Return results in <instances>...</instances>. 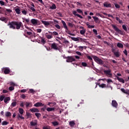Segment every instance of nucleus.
Listing matches in <instances>:
<instances>
[{"mask_svg":"<svg viewBox=\"0 0 129 129\" xmlns=\"http://www.w3.org/2000/svg\"><path fill=\"white\" fill-rule=\"evenodd\" d=\"M7 26H9L10 29H13V30H24V24L22 22L18 21H12L9 22Z\"/></svg>","mask_w":129,"mask_h":129,"instance_id":"obj_1","label":"nucleus"},{"mask_svg":"<svg viewBox=\"0 0 129 129\" xmlns=\"http://www.w3.org/2000/svg\"><path fill=\"white\" fill-rule=\"evenodd\" d=\"M77 13L83 15V12L82 10L81 9H77V11H73V14L76 17H78V18H80V19H83V17L81 15L77 14Z\"/></svg>","mask_w":129,"mask_h":129,"instance_id":"obj_2","label":"nucleus"},{"mask_svg":"<svg viewBox=\"0 0 129 129\" xmlns=\"http://www.w3.org/2000/svg\"><path fill=\"white\" fill-rule=\"evenodd\" d=\"M92 58L94 59V61H96L97 64H99V65H103L104 64V62L102 59L99 58V57L95 56V55H93Z\"/></svg>","mask_w":129,"mask_h":129,"instance_id":"obj_3","label":"nucleus"},{"mask_svg":"<svg viewBox=\"0 0 129 129\" xmlns=\"http://www.w3.org/2000/svg\"><path fill=\"white\" fill-rule=\"evenodd\" d=\"M112 27L113 29L114 30L116 33H118V34H120V35H124V33H123V31H122L121 30L119 29L116 25H112Z\"/></svg>","mask_w":129,"mask_h":129,"instance_id":"obj_4","label":"nucleus"},{"mask_svg":"<svg viewBox=\"0 0 129 129\" xmlns=\"http://www.w3.org/2000/svg\"><path fill=\"white\" fill-rule=\"evenodd\" d=\"M30 23L32 26H39V25H41V22L40 21L35 19H32L30 21Z\"/></svg>","mask_w":129,"mask_h":129,"instance_id":"obj_5","label":"nucleus"},{"mask_svg":"<svg viewBox=\"0 0 129 129\" xmlns=\"http://www.w3.org/2000/svg\"><path fill=\"white\" fill-rule=\"evenodd\" d=\"M58 44L55 42L51 44L50 46L51 49H53V50H59V47L57 46Z\"/></svg>","mask_w":129,"mask_h":129,"instance_id":"obj_6","label":"nucleus"},{"mask_svg":"<svg viewBox=\"0 0 129 129\" xmlns=\"http://www.w3.org/2000/svg\"><path fill=\"white\" fill-rule=\"evenodd\" d=\"M23 22L25 23L26 22L29 26H32V23L30 22V19L29 18H22Z\"/></svg>","mask_w":129,"mask_h":129,"instance_id":"obj_7","label":"nucleus"},{"mask_svg":"<svg viewBox=\"0 0 129 129\" xmlns=\"http://www.w3.org/2000/svg\"><path fill=\"white\" fill-rule=\"evenodd\" d=\"M112 106L113 107H114L115 108H117V107L118 106V104H117V102L115 100H113L112 101L111 103Z\"/></svg>","mask_w":129,"mask_h":129,"instance_id":"obj_8","label":"nucleus"},{"mask_svg":"<svg viewBox=\"0 0 129 129\" xmlns=\"http://www.w3.org/2000/svg\"><path fill=\"white\" fill-rule=\"evenodd\" d=\"M30 125L31 126H36V125H38V120H37V119H35L33 121H31L30 122Z\"/></svg>","mask_w":129,"mask_h":129,"instance_id":"obj_9","label":"nucleus"},{"mask_svg":"<svg viewBox=\"0 0 129 129\" xmlns=\"http://www.w3.org/2000/svg\"><path fill=\"white\" fill-rule=\"evenodd\" d=\"M112 52L114 53V55L115 56V57H117V58L120 56V52H119L118 51H114V49H112Z\"/></svg>","mask_w":129,"mask_h":129,"instance_id":"obj_10","label":"nucleus"},{"mask_svg":"<svg viewBox=\"0 0 129 129\" xmlns=\"http://www.w3.org/2000/svg\"><path fill=\"white\" fill-rule=\"evenodd\" d=\"M41 23L43 24V25H44L46 28H48V27H49V25H50V22H49L48 21L41 20Z\"/></svg>","mask_w":129,"mask_h":129,"instance_id":"obj_11","label":"nucleus"},{"mask_svg":"<svg viewBox=\"0 0 129 129\" xmlns=\"http://www.w3.org/2000/svg\"><path fill=\"white\" fill-rule=\"evenodd\" d=\"M49 33L50 34H48V33H46L45 34V37L47 38V39H52V38H53V35H52V32H49Z\"/></svg>","mask_w":129,"mask_h":129,"instance_id":"obj_12","label":"nucleus"},{"mask_svg":"<svg viewBox=\"0 0 129 129\" xmlns=\"http://www.w3.org/2000/svg\"><path fill=\"white\" fill-rule=\"evenodd\" d=\"M73 61H75V58L72 56H69L67 59V62H73Z\"/></svg>","mask_w":129,"mask_h":129,"instance_id":"obj_13","label":"nucleus"},{"mask_svg":"<svg viewBox=\"0 0 129 129\" xmlns=\"http://www.w3.org/2000/svg\"><path fill=\"white\" fill-rule=\"evenodd\" d=\"M31 112H39V110L38 108L33 107L29 110Z\"/></svg>","mask_w":129,"mask_h":129,"instance_id":"obj_14","label":"nucleus"},{"mask_svg":"<svg viewBox=\"0 0 129 129\" xmlns=\"http://www.w3.org/2000/svg\"><path fill=\"white\" fill-rule=\"evenodd\" d=\"M111 71L110 70H105L104 71V73L106 75H109L110 76H112V74L111 73Z\"/></svg>","mask_w":129,"mask_h":129,"instance_id":"obj_15","label":"nucleus"},{"mask_svg":"<svg viewBox=\"0 0 129 129\" xmlns=\"http://www.w3.org/2000/svg\"><path fill=\"white\" fill-rule=\"evenodd\" d=\"M35 107H40V106H44V104L41 102H37L34 105Z\"/></svg>","mask_w":129,"mask_h":129,"instance_id":"obj_16","label":"nucleus"},{"mask_svg":"<svg viewBox=\"0 0 129 129\" xmlns=\"http://www.w3.org/2000/svg\"><path fill=\"white\" fill-rule=\"evenodd\" d=\"M103 6L105 8H111V4L107 2H105Z\"/></svg>","mask_w":129,"mask_h":129,"instance_id":"obj_17","label":"nucleus"},{"mask_svg":"<svg viewBox=\"0 0 129 129\" xmlns=\"http://www.w3.org/2000/svg\"><path fill=\"white\" fill-rule=\"evenodd\" d=\"M5 74H9L10 72H11V70H10V68H6L4 69V71Z\"/></svg>","mask_w":129,"mask_h":129,"instance_id":"obj_18","label":"nucleus"},{"mask_svg":"<svg viewBox=\"0 0 129 129\" xmlns=\"http://www.w3.org/2000/svg\"><path fill=\"white\" fill-rule=\"evenodd\" d=\"M0 21H2V22H4V23H5L6 24H7V23H8V19L5 17L0 18Z\"/></svg>","mask_w":129,"mask_h":129,"instance_id":"obj_19","label":"nucleus"},{"mask_svg":"<svg viewBox=\"0 0 129 129\" xmlns=\"http://www.w3.org/2000/svg\"><path fill=\"white\" fill-rule=\"evenodd\" d=\"M71 39L73 41H75V42H78V41H79V39H80V40H82V38L80 37H72Z\"/></svg>","mask_w":129,"mask_h":129,"instance_id":"obj_20","label":"nucleus"},{"mask_svg":"<svg viewBox=\"0 0 129 129\" xmlns=\"http://www.w3.org/2000/svg\"><path fill=\"white\" fill-rule=\"evenodd\" d=\"M25 105H26V107H32V103H29L28 102H25Z\"/></svg>","mask_w":129,"mask_h":129,"instance_id":"obj_21","label":"nucleus"},{"mask_svg":"<svg viewBox=\"0 0 129 129\" xmlns=\"http://www.w3.org/2000/svg\"><path fill=\"white\" fill-rule=\"evenodd\" d=\"M117 80H118V81L119 82H121L122 83H124V80H123L122 78H120L119 77H118V76H116Z\"/></svg>","mask_w":129,"mask_h":129,"instance_id":"obj_22","label":"nucleus"},{"mask_svg":"<svg viewBox=\"0 0 129 129\" xmlns=\"http://www.w3.org/2000/svg\"><path fill=\"white\" fill-rule=\"evenodd\" d=\"M10 100H11V98H10V97H6L4 98L5 103H7L8 101H10Z\"/></svg>","mask_w":129,"mask_h":129,"instance_id":"obj_23","label":"nucleus"},{"mask_svg":"<svg viewBox=\"0 0 129 129\" xmlns=\"http://www.w3.org/2000/svg\"><path fill=\"white\" fill-rule=\"evenodd\" d=\"M128 91H129V90H125L123 88L121 89V91H122V92H123V93H125V94H128Z\"/></svg>","mask_w":129,"mask_h":129,"instance_id":"obj_24","label":"nucleus"},{"mask_svg":"<svg viewBox=\"0 0 129 129\" xmlns=\"http://www.w3.org/2000/svg\"><path fill=\"white\" fill-rule=\"evenodd\" d=\"M12 115V113L10 111H7L5 112V116L6 117H9V116H11Z\"/></svg>","mask_w":129,"mask_h":129,"instance_id":"obj_25","label":"nucleus"},{"mask_svg":"<svg viewBox=\"0 0 129 129\" xmlns=\"http://www.w3.org/2000/svg\"><path fill=\"white\" fill-rule=\"evenodd\" d=\"M61 23L63 26V28L66 29V30H68V28L67 27V25H66V23L63 20H61Z\"/></svg>","mask_w":129,"mask_h":129,"instance_id":"obj_26","label":"nucleus"},{"mask_svg":"<svg viewBox=\"0 0 129 129\" xmlns=\"http://www.w3.org/2000/svg\"><path fill=\"white\" fill-rule=\"evenodd\" d=\"M69 125H70V126L73 127V126H74V125H75V122H74V121H70L69 122Z\"/></svg>","mask_w":129,"mask_h":129,"instance_id":"obj_27","label":"nucleus"},{"mask_svg":"<svg viewBox=\"0 0 129 129\" xmlns=\"http://www.w3.org/2000/svg\"><path fill=\"white\" fill-rule=\"evenodd\" d=\"M17 117L18 119H25V117L23 116L22 115L18 114V116H17Z\"/></svg>","mask_w":129,"mask_h":129,"instance_id":"obj_28","label":"nucleus"},{"mask_svg":"<svg viewBox=\"0 0 129 129\" xmlns=\"http://www.w3.org/2000/svg\"><path fill=\"white\" fill-rule=\"evenodd\" d=\"M19 112L20 114L23 115L24 114V109L22 108H19Z\"/></svg>","mask_w":129,"mask_h":129,"instance_id":"obj_29","label":"nucleus"},{"mask_svg":"<svg viewBox=\"0 0 129 129\" xmlns=\"http://www.w3.org/2000/svg\"><path fill=\"white\" fill-rule=\"evenodd\" d=\"M117 47H118V48H123V44H122V43L118 42L117 44Z\"/></svg>","mask_w":129,"mask_h":129,"instance_id":"obj_30","label":"nucleus"},{"mask_svg":"<svg viewBox=\"0 0 129 129\" xmlns=\"http://www.w3.org/2000/svg\"><path fill=\"white\" fill-rule=\"evenodd\" d=\"M28 93H32V94H35V93H36V91L34 90L33 89H31L28 91Z\"/></svg>","mask_w":129,"mask_h":129,"instance_id":"obj_31","label":"nucleus"},{"mask_svg":"<svg viewBox=\"0 0 129 129\" xmlns=\"http://www.w3.org/2000/svg\"><path fill=\"white\" fill-rule=\"evenodd\" d=\"M86 32V30L83 29V30H80V33L81 34V35H85Z\"/></svg>","mask_w":129,"mask_h":129,"instance_id":"obj_32","label":"nucleus"},{"mask_svg":"<svg viewBox=\"0 0 129 129\" xmlns=\"http://www.w3.org/2000/svg\"><path fill=\"white\" fill-rule=\"evenodd\" d=\"M93 19L94 20L95 23H98L99 21V18H98V17L93 16Z\"/></svg>","mask_w":129,"mask_h":129,"instance_id":"obj_33","label":"nucleus"},{"mask_svg":"<svg viewBox=\"0 0 129 129\" xmlns=\"http://www.w3.org/2000/svg\"><path fill=\"white\" fill-rule=\"evenodd\" d=\"M51 123L53 124V125H54V126H56V125H59V122L57 121L52 122Z\"/></svg>","mask_w":129,"mask_h":129,"instance_id":"obj_34","label":"nucleus"},{"mask_svg":"<svg viewBox=\"0 0 129 129\" xmlns=\"http://www.w3.org/2000/svg\"><path fill=\"white\" fill-rule=\"evenodd\" d=\"M46 110L47 111H53L55 110V108L48 107L46 109Z\"/></svg>","mask_w":129,"mask_h":129,"instance_id":"obj_35","label":"nucleus"},{"mask_svg":"<svg viewBox=\"0 0 129 129\" xmlns=\"http://www.w3.org/2000/svg\"><path fill=\"white\" fill-rule=\"evenodd\" d=\"M103 14L104 16H108V18H113V16H112V15L107 14L106 13H103Z\"/></svg>","mask_w":129,"mask_h":129,"instance_id":"obj_36","label":"nucleus"},{"mask_svg":"<svg viewBox=\"0 0 129 129\" xmlns=\"http://www.w3.org/2000/svg\"><path fill=\"white\" fill-rule=\"evenodd\" d=\"M51 10H56V5L54 4H52L51 7H50Z\"/></svg>","mask_w":129,"mask_h":129,"instance_id":"obj_37","label":"nucleus"},{"mask_svg":"<svg viewBox=\"0 0 129 129\" xmlns=\"http://www.w3.org/2000/svg\"><path fill=\"white\" fill-rule=\"evenodd\" d=\"M15 12H16V14H17L18 15H20V14H21V10H20V9H19V8L16 9Z\"/></svg>","mask_w":129,"mask_h":129,"instance_id":"obj_38","label":"nucleus"},{"mask_svg":"<svg viewBox=\"0 0 129 129\" xmlns=\"http://www.w3.org/2000/svg\"><path fill=\"white\" fill-rule=\"evenodd\" d=\"M122 28L123 30H124V31H125V32H127V28H126V26L125 25H123L122 26Z\"/></svg>","mask_w":129,"mask_h":129,"instance_id":"obj_39","label":"nucleus"},{"mask_svg":"<svg viewBox=\"0 0 129 129\" xmlns=\"http://www.w3.org/2000/svg\"><path fill=\"white\" fill-rule=\"evenodd\" d=\"M99 87L101 88H105L106 87V84H101V85H99Z\"/></svg>","mask_w":129,"mask_h":129,"instance_id":"obj_40","label":"nucleus"},{"mask_svg":"<svg viewBox=\"0 0 129 129\" xmlns=\"http://www.w3.org/2000/svg\"><path fill=\"white\" fill-rule=\"evenodd\" d=\"M86 26H87L89 29H93V28H94V25H90L88 23L86 24Z\"/></svg>","mask_w":129,"mask_h":129,"instance_id":"obj_41","label":"nucleus"},{"mask_svg":"<svg viewBox=\"0 0 129 129\" xmlns=\"http://www.w3.org/2000/svg\"><path fill=\"white\" fill-rule=\"evenodd\" d=\"M35 115L37 118H40V117H41V113H35Z\"/></svg>","mask_w":129,"mask_h":129,"instance_id":"obj_42","label":"nucleus"},{"mask_svg":"<svg viewBox=\"0 0 129 129\" xmlns=\"http://www.w3.org/2000/svg\"><path fill=\"white\" fill-rule=\"evenodd\" d=\"M102 80H103V81H104V80H106L107 83H109L110 82H112V80L109 79L107 80H106V79H102Z\"/></svg>","mask_w":129,"mask_h":129,"instance_id":"obj_43","label":"nucleus"},{"mask_svg":"<svg viewBox=\"0 0 129 129\" xmlns=\"http://www.w3.org/2000/svg\"><path fill=\"white\" fill-rule=\"evenodd\" d=\"M11 106L13 107H15V106H17V102H16V101L13 102L11 104Z\"/></svg>","mask_w":129,"mask_h":129,"instance_id":"obj_44","label":"nucleus"},{"mask_svg":"<svg viewBox=\"0 0 129 129\" xmlns=\"http://www.w3.org/2000/svg\"><path fill=\"white\" fill-rule=\"evenodd\" d=\"M28 8H29V9H30V10L32 11V12H36V9H35V8H34V7L29 6V7H28Z\"/></svg>","mask_w":129,"mask_h":129,"instance_id":"obj_45","label":"nucleus"},{"mask_svg":"<svg viewBox=\"0 0 129 129\" xmlns=\"http://www.w3.org/2000/svg\"><path fill=\"white\" fill-rule=\"evenodd\" d=\"M86 57H87V58H88V59L89 60H90V61H92L93 59H92V57H91V56L88 55V54H86Z\"/></svg>","mask_w":129,"mask_h":129,"instance_id":"obj_46","label":"nucleus"},{"mask_svg":"<svg viewBox=\"0 0 129 129\" xmlns=\"http://www.w3.org/2000/svg\"><path fill=\"white\" fill-rule=\"evenodd\" d=\"M27 35H28V36H30V37H32V36H33V33L31 32H26Z\"/></svg>","mask_w":129,"mask_h":129,"instance_id":"obj_47","label":"nucleus"},{"mask_svg":"<svg viewBox=\"0 0 129 129\" xmlns=\"http://www.w3.org/2000/svg\"><path fill=\"white\" fill-rule=\"evenodd\" d=\"M68 25L69 27H71V28H73V27H74V24H72V23H71L70 22H69L68 23Z\"/></svg>","mask_w":129,"mask_h":129,"instance_id":"obj_48","label":"nucleus"},{"mask_svg":"<svg viewBox=\"0 0 129 129\" xmlns=\"http://www.w3.org/2000/svg\"><path fill=\"white\" fill-rule=\"evenodd\" d=\"M52 34L53 36H58L59 35V34H58V33L56 31L53 32L52 33Z\"/></svg>","mask_w":129,"mask_h":129,"instance_id":"obj_49","label":"nucleus"},{"mask_svg":"<svg viewBox=\"0 0 129 129\" xmlns=\"http://www.w3.org/2000/svg\"><path fill=\"white\" fill-rule=\"evenodd\" d=\"M7 124H9V122L6 121H4L2 122L3 125H7Z\"/></svg>","mask_w":129,"mask_h":129,"instance_id":"obj_50","label":"nucleus"},{"mask_svg":"<svg viewBox=\"0 0 129 129\" xmlns=\"http://www.w3.org/2000/svg\"><path fill=\"white\" fill-rule=\"evenodd\" d=\"M15 89V88L13 86H11L9 88V90L10 91H13V90H14Z\"/></svg>","mask_w":129,"mask_h":129,"instance_id":"obj_51","label":"nucleus"},{"mask_svg":"<svg viewBox=\"0 0 129 129\" xmlns=\"http://www.w3.org/2000/svg\"><path fill=\"white\" fill-rule=\"evenodd\" d=\"M55 28H56V29H58V30H60V29H61V27H60V25H58V24H56L55 25Z\"/></svg>","mask_w":129,"mask_h":129,"instance_id":"obj_52","label":"nucleus"},{"mask_svg":"<svg viewBox=\"0 0 129 129\" xmlns=\"http://www.w3.org/2000/svg\"><path fill=\"white\" fill-rule=\"evenodd\" d=\"M22 13L23 14V15H27V11L25 10H23L22 11Z\"/></svg>","mask_w":129,"mask_h":129,"instance_id":"obj_53","label":"nucleus"},{"mask_svg":"<svg viewBox=\"0 0 129 129\" xmlns=\"http://www.w3.org/2000/svg\"><path fill=\"white\" fill-rule=\"evenodd\" d=\"M5 96H0V101H3L4 99H5Z\"/></svg>","mask_w":129,"mask_h":129,"instance_id":"obj_54","label":"nucleus"},{"mask_svg":"<svg viewBox=\"0 0 129 129\" xmlns=\"http://www.w3.org/2000/svg\"><path fill=\"white\" fill-rule=\"evenodd\" d=\"M76 53L77 55H79V56H82V55H83V54H81V52H79V51H76Z\"/></svg>","mask_w":129,"mask_h":129,"instance_id":"obj_55","label":"nucleus"},{"mask_svg":"<svg viewBox=\"0 0 129 129\" xmlns=\"http://www.w3.org/2000/svg\"><path fill=\"white\" fill-rule=\"evenodd\" d=\"M10 86H16V84H15L14 82H10Z\"/></svg>","mask_w":129,"mask_h":129,"instance_id":"obj_56","label":"nucleus"},{"mask_svg":"<svg viewBox=\"0 0 129 129\" xmlns=\"http://www.w3.org/2000/svg\"><path fill=\"white\" fill-rule=\"evenodd\" d=\"M115 7L116 9H119L120 8V6H119V5L117 4H115Z\"/></svg>","mask_w":129,"mask_h":129,"instance_id":"obj_57","label":"nucleus"},{"mask_svg":"<svg viewBox=\"0 0 129 129\" xmlns=\"http://www.w3.org/2000/svg\"><path fill=\"white\" fill-rule=\"evenodd\" d=\"M82 65L84 67H86V66H87V63H86V62H82Z\"/></svg>","mask_w":129,"mask_h":129,"instance_id":"obj_58","label":"nucleus"},{"mask_svg":"<svg viewBox=\"0 0 129 129\" xmlns=\"http://www.w3.org/2000/svg\"><path fill=\"white\" fill-rule=\"evenodd\" d=\"M123 52L125 56H127V50L126 49H125Z\"/></svg>","mask_w":129,"mask_h":129,"instance_id":"obj_59","label":"nucleus"},{"mask_svg":"<svg viewBox=\"0 0 129 129\" xmlns=\"http://www.w3.org/2000/svg\"><path fill=\"white\" fill-rule=\"evenodd\" d=\"M93 32L95 34V35H97V30H96V29H93Z\"/></svg>","mask_w":129,"mask_h":129,"instance_id":"obj_60","label":"nucleus"},{"mask_svg":"<svg viewBox=\"0 0 129 129\" xmlns=\"http://www.w3.org/2000/svg\"><path fill=\"white\" fill-rule=\"evenodd\" d=\"M25 28H26L27 30H28V31H32V29H31V28H30L29 27H28V26H26V25H25Z\"/></svg>","mask_w":129,"mask_h":129,"instance_id":"obj_61","label":"nucleus"},{"mask_svg":"<svg viewBox=\"0 0 129 129\" xmlns=\"http://www.w3.org/2000/svg\"><path fill=\"white\" fill-rule=\"evenodd\" d=\"M0 4L1 6H5V2L2 1H0Z\"/></svg>","mask_w":129,"mask_h":129,"instance_id":"obj_62","label":"nucleus"},{"mask_svg":"<svg viewBox=\"0 0 129 129\" xmlns=\"http://www.w3.org/2000/svg\"><path fill=\"white\" fill-rule=\"evenodd\" d=\"M36 31L37 33H41L42 32V29H38L36 30Z\"/></svg>","mask_w":129,"mask_h":129,"instance_id":"obj_63","label":"nucleus"},{"mask_svg":"<svg viewBox=\"0 0 129 129\" xmlns=\"http://www.w3.org/2000/svg\"><path fill=\"white\" fill-rule=\"evenodd\" d=\"M25 102H22L21 104H20V106H21V107H24V104H25Z\"/></svg>","mask_w":129,"mask_h":129,"instance_id":"obj_64","label":"nucleus"}]
</instances>
